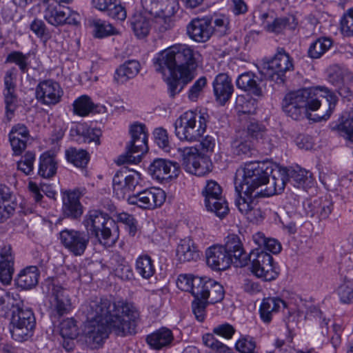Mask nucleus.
<instances>
[{
  "instance_id": "obj_1",
  "label": "nucleus",
  "mask_w": 353,
  "mask_h": 353,
  "mask_svg": "<svg viewBox=\"0 0 353 353\" xmlns=\"http://www.w3.org/2000/svg\"><path fill=\"white\" fill-rule=\"evenodd\" d=\"M87 318L86 342L92 348L103 344L109 332L124 336L135 333L139 314L132 303L110 298H96L83 305Z\"/></svg>"
},
{
  "instance_id": "obj_2",
  "label": "nucleus",
  "mask_w": 353,
  "mask_h": 353,
  "mask_svg": "<svg viewBox=\"0 0 353 353\" xmlns=\"http://www.w3.org/2000/svg\"><path fill=\"white\" fill-rule=\"evenodd\" d=\"M322 99L328 108L325 113L320 117L326 120L335 108L337 97L325 87L317 86L290 92L283 99L282 108L288 117L294 120H301L307 117L308 110H318Z\"/></svg>"
},
{
  "instance_id": "obj_3",
  "label": "nucleus",
  "mask_w": 353,
  "mask_h": 353,
  "mask_svg": "<svg viewBox=\"0 0 353 353\" xmlns=\"http://www.w3.org/2000/svg\"><path fill=\"white\" fill-rule=\"evenodd\" d=\"M201 54L190 46L178 43L159 52L153 59L157 72H172L188 83L194 78Z\"/></svg>"
},
{
  "instance_id": "obj_4",
  "label": "nucleus",
  "mask_w": 353,
  "mask_h": 353,
  "mask_svg": "<svg viewBox=\"0 0 353 353\" xmlns=\"http://www.w3.org/2000/svg\"><path fill=\"white\" fill-rule=\"evenodd\" d=\"M265 164L259 161H250L245 164L241 170H238L235 177V190L238 196H254L259 188L268 184L267 188L271 187V181L269 180V173Z\"/></svg>"
},
{
  "instance_id": "obj_5",
  "label": "nucleus",
  "mask_w": 353,
  "mask_h": 353,
  "mask_svg": "<svg viewBox=\"0 0 353 353\" xmlns=\"http://www.w3.org/2000/svg\"><path fill=\"white\" fill-rule=\"evenodd\" d=\"M207 128L205 114L196 111H187L174 122V133L181 141H200Z\"/></svg>"
},
{
  "instance_id": "obj_6",
  "label": "nucleus",
  "mask_w": 353,
  "mask_h": 353,
  "mask_svg": "<svg viewBox=\"0 0 353 353\" xmlns=\"http://www.w3.org/2000/svg\"><path fill=\"white\" fill-rule=\"evenodd\" d=\"M12 304V314L9 330L12 338L19 342L27 341L33 334L36 320L32 310L23 307L21 300Z\"/></svg>"
},
{
  "instance_id": "obj_7",
  "label": "nucleus",
  "mask_w": 353,
  "mask_h": 353,
  "mask_svg": "<svg viewBox=\"0 0 353 353\" xmlns=\"http://www.w3.org/2000/svg\"><path fill=\"white\" fill-rule=\"evenodd\" d=\"M311 174L309 172L299 166L296 168H279L271 179V187L267 188L261 194L265 196H272L281 193L285 188L288 182L294 186L300 187L310 180ZM260 192L256 194L259 195Z\"/></svg>"
},
{
  "instance_id": "obj_8",
  "label": "nucleus",
  "mask_w": 353,
  "mask_h": 353,
  "mask_svg": "<svg viewBox=\"0 0 353 353\" xmlns=\"http://www.w3.org/2000/svg\"><path fill=\"white\" fill-rule=\"evenodd\" d=\"M293 70L292 59L283 48H279L274 57L264 64L260 73L262 77L280 84L285 81V73Z\"/></svg>"
},
{
  "instance_id": "obj_9",
  "label": "nucleus",
  "mask_w": 353,
  "mask_h": 353,
  "mask_svg": "<svg viewBox=\"0 0 353 353\" xmlns=\"http://www.w3.org/2000/svg\"><path fill=\"white\" fill-rule=\"evenodd\" d=\"M251 262V272L256 277L265 281L274 280L278 276V272L273 265L272 255L260 248H254L248 256Z\"/></svg>"
},
{
  "instance_id": "obj_10",
  "label": "nucleus",
  "mask_w": 353,
  "mask_h": 353,
  "mask_svg": "<svg viewBox=\"0 0 353 353\" xmlns=\"http://www.w3.org/2000/svg\"><path fill=\"white\" fill-rule=\"evenodd\" d=\"M62 245L74 256H79L84 254L89 241L88 232L75 230L65 229L60 232Z\"/></svg>"
},
{
  "instance_id": "obj_11",
  "label": "nucleus",
  "mask_w": 353,
  "mask_h": 353,
  "mask_svg": "<svg viewBox=\"0 0 353 353\" xmlns=\"http://www.w3.org/2000/svg\"><path fill=\"white\" fill-rule=\"evenodd\" d=\"M43 17L48 23L54 27L65 24L77 25L80 21V16L78 13L68 7H61V6L48 5L44 10Z\"/></svg>"
},
{
  "instance_id": "obj_12",
  "label": "nucleus",
  "mask_w": 353,
  "mask_h": 353,
  "mask_svg": "<svg viewBox=\"0 0 353 353\" xmlns=\"http://www.w3.org/2000/svg\"><path fill=\"white\" fill-rule=\"evenodd\" d=\"M165 200V192L160 188L146 189L136 194L129 196L128 199L130 204L137 205L143 209H154L160 207Z\"/></svg>"
},
{
  "instance_id": "obj_13",
  "label": "nucleus",
  "mask_w": 353,
  "mask_h": 353,
  "mask_svg": "<svg viewBox=\"0 0 353 353\" xmlns=\"http://www.w3.org/2000/svg\"><path fill=\"white\" fill-rule=\"evenodd\" d=\"M264 190H262L263 192ZM260 192H256L254 196H238L235 199V205L239 211L245 216L250 221L254 223H258L262 221L265 217V214L261 208L254 201L253 198L265 196L262 194L256 196Z\"/></svg>"
},
{
  "instance_id": "obj_14",
  "label": "nucleus",
  "mask_w": 353,
  "mask_h": 353,
  "mask_svg": "<svg viewBox=\"0 0 353 353\" xmlns=\"http://www.w3.org/2000/svg\"><path fill=\"white\" fill-rule=\"evenodd\" d=\"M195 148H186L183 150L182 161L185 170L192 174L201 176L210 172L209 161L201 157Z\"/></svg>"
},
{
  "instance_id": "obj_15",
  "label": "nucleus",
  "mask_w": 353,
  "mask_h": 353,
  "mask_svg": "<svg viewBox=\"0 0 353 353\" xmlns=\"http://www.w3.org/2000/svg\"><path fill=\"white\" fill-rule=\"evenodd\" d=\"M48 291L51 294L50 303L54 310L59 316L68 314L72 308L68 290L58 281H52L48 284Z\"/></svg>"
},
{
  "instance_id": "obj_16",
  "label": "nucleus",
  "mask_w": 353,
  "mask_h": 353,
  "mask_svg": "<svg viewBox=\"0 0 353 353\" xmlns=\"http://www.w3.org/2000/svg\"><path fill=\"white\" fill-rule=\"evenodd\" d=\"M63 90L60 85L51 79L41 81L36 88V97L43 104L53 105L62 97Z\"/></svg>"
},
{
  "instance_id": "obj_17",
  "label": "nucleus",
  "mask_w": 353,
  "mask_h": 353,
  "mask_svg": "<svg viewBox=\"0 0 353 353\" xmlns=\"http://www.w3.org/2000/svg\"><path fill=\"white\" fill-rule=\"evenodd\" d=\"M125 149V153L118 157L117 163H137L141 161V156L148 150V138H145L144 136L139 139L132 138Z\"/></svg>"
},
{
  "instance_id": "obj_18",
  "label": "nucleus",
  "mask_w": 353,
  "mask_h": 353,
  "mask_svg": "<svg viewBox=\"0 0 353 353\" xmlns=\"http://www.w3.org/2000/svg\"><path fill=\"white\" fill-rule=\"evenodd\" d=\"M148 172L153 179L161 181L178 176L179 165L170 160L156 159L150 164Z\"/></svg>"
},
{
  "instance_id": "obj_19",
  "label": "nucleus",
  "mask_w": 353,
  "mask_h": 353,
  "mask_svg": "<svg viewBox=\"0 0 353 353\" xmlns=\"http://www.w3.org/2000/svg\"><path fill=\"white\" fill-rule=\"evenodd\" d=\"M187 33L196 42H205L213 33L212 21L208 18L194 19L187 26Z\"/></svg>"
},
{
  "instance_id": "obj_20",
  "label": "nucleus",
  "mask_w": 353,
  "mask_h": 353,
  "mask_svg": "<svg viewBox=\"0 0 353 353\" xmlns=\"http://www.w3.org/2000/svg\"><path fill=\"white\" fill-rule=\"evenodd\" d=\"M223 248L236 266L243 267L248 264V255L238 235L229 234L225 238Z\"/></svg>"
},
{
  "instance_id": "obj_21",
  "label": "nucleus",
  "mask_w": 353,
  "mask_h": 353,
  "mask_svg": "<svg viewBox=\"0 0 353 353\" xmlns=\"http://www.w3.org/2000/svg\"><path fill=\"white\" fill-rule=\"evenodd\" d=\"M212 87L216 101L222 105L229 101L234 92L232 79L226 73L217 74L212 82Z\"/></svg>"
},
{
  "instance_id": "obj_22",
  "label": "nucleus",
  "mask_w": 353,
  "mask_h": 353,
  "mask_svg": "<svg viewBox=\"0 0 353 353\" xmlns=\"http://www.w3.org/2000/svg\"><path fill=\"white\" fill-rule=\"evenodd\" d=\"M199 292L196 297L207 300L210 304L221 301L225 294L223 287L220 283L207 277L203 278Z\"/></svg>"
},
{
  "instance_id": "obj_23",
  "label": "nucleus",
  "mask_w": 353,
  "mask_h": 353,
  "mask_svg": "<svg viewBox=\"0 0 353 353\" xmlns=\"http://www.w3.org/2000/svg\"><path fill=\"white\" fill-rule=\"evenodd\" d=\"M206 262L209 267L214 270H226L232 263L230 255H228L223 246L214 245L206 250Z\"/></svg>"
},
{
  "instance_id": "obj_24",
  "label": "nucleus",
  "mask_w": 353,
  "mask_h": 353,
  "mask_svg": "<svg viewBox=\"0 0 353 353\" xmlns=\"http://www.w3.org/2000/svg\"><path fill=\"white\" fill-rule=\"evenodd\" d=\"M79 190L67 191L63 193L62 212L65 217L77 219L83 214V207L79 201Z\"/></svg>"
},
{
  "instance_id": "obj_25",
  "label": "nucleus",
  "mask_w": 353,
  "mask_h": 353,
  "mask_svg": "<svg viewBox=\"0 0 353 353\" xmlns=\"http://www.w3.org/2000/svg\"><path fill=\"white\" fill-rule=\"evenodd\" d=\"M148 344L154 350H161L171 347L174 335L171 330L162 327L146 337Z\"/></svg>"
},
{
  "instance_id": "obj_26",
  "label": "nucleus",
  "mask_w": 353,
  "mask_h": 353,
  "mask_svg": "<svg viewBox=\"0 0 353 353\" xmlns=\"http://www.w3.org/2000/svg\"><path fill=\"white\" fill-rule=\"evenodd\" d=\"M14 273V256L10 245L0 250V281L5 285L10 283Z\"/></svg>"
},
{
  "instance_id": "obj_27",
  "label": "nucleus",
  "mask_w": 353,
  "mask_h": 353,
  "mask_svg": "<svg viewBox=\"0 0 353 353\" xmlns=\"http://www.w3.org/2000/svg\"><path fill=\"white\" fill-rule=\"evenodd\" d=\"M92 5L115 20L124 21L126 18V11L119 0H92Z\"/></svg>"
},
{
  "instance_id": "obj_28",
  "label": "nucleus",
  "mask_w": 353,
  "mask_h": 353,
  "mask_svg": "<svg viewBox=\"0 0 353 353\" xmlns=\"http://www.w3.org/2000/svg\"><path fill=\"white\" fill-rule=\"evenodd\" d=\"M119 238L118 226L110 216L106 219L105 223L99 225V238H97L101 244L105 246H112Z\"/></svg>"
},
{
  "instance_id": "obj_29",
  "label": "nucleus",
  "mask_w": 353,
  "mask_h": 353,
  "mask_svg": "<svg viewBox=\"0 0 353 353\" xmlns=\"http://www.w3.org/2000/svg\"><path fill=\"white\" fill-rule=\"evenodd\" d=\"M285 307L286 303L279 297L263 299L259 308L262 321L265 323H270L272 315L277 313L281 307Z\"/></svg>"
},
{
  "instance_id": "obj_30",
  "label": "nucleus",
  "mask_w": 353,
  "mask_h": 353,
  "mask_svg": "<svg viewBox=\"0 0 353 353\" xmlns=\"http://www.w3.org/2000/svg\"><path fill=\"white\" fill-rule=\"evenodd\" d=\"M92 112L97 113L105 112H106V108L103 105H95L90 97L87 95H82L74 101V114L85 117Z\"/></svg>"
},
{
  "instance_id": "obj_31",
  "label": "nucleus",
  "mask_w": 353,
  "mask_h": 353,
  "mask_svg": "<svg viewBox=\"0 0 353 353\" xmlns=\"http://www.w3.org/2000/svg\"><path fill=\"white\" fill-rule=\"evenodd\" d=\"M140 68L141 65L138 61H126L116 70L114 80L118 84L124 83L136 77Z\"/></svg>"
},
{
  "instance_id": "obj_32",
  "label": "nucleus",
  "mask_w": 353,
  "mask_h": 353,
  "mask_svg": "<svg viewBox=\"0 0 353 353\" xmlns=\"http://www.w3.org/2000/svg\"><path fill=\"white\" fill-rule=\"evenodd\" d=\"M39 277V272L37 267L28 266L21 270L16 279V283L22 289H31L38 283Z\"/></svg>"
},
{
  "instance_id": "obj_33",
  "label": "nucleus",
  "mask_w": 353,
  "mask_h": 353,
  "mask_svg": "<svg viewBox=\"0 0 353 353\" xmlns=\"http://www.w3.org/2000/svg\"><path fill=\"white\" fill-rule=\"evenodd\" d=\"M259 78L254 73L248 72L240 74L236 81L238 88L252 92L255 96L262 95V90L259 83Z\"/></svg>"
},
{
  "instance_id": "obj_34",
  "label": "nucleus",
  "mask_w": 353,
  "mask_h": 353,
  "mask_svg": "<svg viewBox=\"0 0 353 353\" xmlns=\"http://www.w3.org/2000/svg\"><path fill=\"white\" fill-rule=\"evenodd\" d=\"M176 256L179 261H196L199 254L194 241L190 238L181 239L176 248Z\"/></svg>"
},
{
  "instance_id": "obj_35",
  "label": "nucleus",
  "mask_w": 353,
  "mask_h": 353,
  "mask_svg": "<svg viewBox=\"0 0 353 353\" xmlns=\"http://www.w3.org/2000/svg\"><path fill=\"white\" fill-rule=\"evenodd\" d=\"M12 192L7 185L0 183V222L8 219L15 210L16 204L10 201Z\"/></svg>"
},
{
  "instance_id": "obj_36",
  "label": "nucleus",
  "mask_w": 353,
  "mask_h": 353,
  "mask_svg": "<svg viewBox=\"0 0 353 353\" xmlns=\"http://www.w3.org/2000/svg\"><path fill=\"white\" fill-rule=\"evenodd\" d=\"M109 216L97 210H92L85 215L83 223L88 232H90L96 238H99V225L105 221Z\"/></svg>"
},
{
  "instance_id": "obj_37",
  "label": "nucleus",
  "mask_w": 353,
  "mask_h": 353,
  "mask_svg": "<svg viewBox=\"0 0 353 353\" xmlns=\"http://www.w3.org/2000/svg\"><path fill=\"white\" fill-rule=\"evenodd\" d=\"M203 278L190 274H180L176 281V285L181 290L189 292L194 297H196Z\"/></svg>"
},
{
  "instance_id": "obj_38",
  "label": "nucleus",
  "mask_w": 353,
  "mask_h": 353,
  "mask_svg": "<svg viewBox=\"0 0 353 353\" xmlns=\"http://www.w3.org/2000/svg\"><path fill=\"white\" fill-rule=\"evenodd\" d=\"M252 239L257 248L262 249L265 252H270L272 254H278L281 250V243L275 239L267 238L261 232L253 234Z\"/></svg>"
},
{
  "instance_id": "obj_39",
  "label": "nucleus",
  "mask_w": 353,
  "mask_h": 353,
  "mask_svg": "<svg viewBox=\"0 0 353 353\" xmlns=\"http://www.w3.org/2000/svg\"><path fill=\"white\" fill-rule=\"evenodd\" d=\"M57 163L54 157L45 152L39 158V174L46 179L52 177L57 172Z\"/></svg>"
},
{
  "instance_id": "obj_40",
  "label": "nucleus",
  "mask_w": 353,
  "mask_h": 353,
  "mask_svg": "<svg viewBox=\"0 0 353 353\" xmlns=\"http://www.w3.org/2000/svg\"><path fill=\"white\" fill-rule=\"evenodd\" d=\"M137 272L145 279H149L155 273V268L151 257L147 254L139 256L136 260Z\"/></svg>"
},
{
  "instance_id": "obj_41",
  "label": "nucleus",
  "mask_w": 353,
  "mask_h": 353,
  "mask_svg": "<svg viewBox=\"0 0 353 353\" xmlns=\"http://www.w3.org/2000/svg\"><path fill=\"white\" fill-rule=\"evenodd\" d=\"M205 205L208 211L214 212L220 218L224 217L229 212L228 203L221 195L205 199Z\"/></svg>"
},
{
  "instance_id": "obj_42",
  "label": "nucleus",
  "mask_w": 353,
  "mask_h": 353,
  "mask_svg": "<svg viewBox=\"0 0 353 353\" xmlns=\"http://www.w3.org/2000/svg\"><path fill=\"white\" fill-rule=\"evenodd\" d=\"M248 134L254 139L268 145L269 149L274 146V141L270 138L265 128L258 123H250L248 126Z\"/></svg>"
},
{
  "instance_id": "obj_43",
  "label": "nucleus",
  "mask_w": 353,
  "mask_h": 353,
  "mask_svg": "<svg viewBox=\"0 0 353 353\" xmlns=\"http://www.w3.org/2000/svg\"><path fill=\"white\" fill-rule=\"evenodd\" d=\"M152 21L142 14L134 15L131 26L135 35L139 38L146 37L152 27Z\"/></svg>"
},
{
  "instance_id": "obj_44",
  "label": "nucleus",
  "mask_w": 353,
  "mask_h": 353,
  "mask_svg": "<svg viewBox=\"0 0 353 353\" xmlns=\"http://www.w3.org/2000/svg\"><path fill=\"white\" fill-rule=\"evenodd\" d=\"M332 46V41L327 37H321L311 43L307 50L308 56L312 59H319Z\"/></svg>"
},
{
  "instance_id": "obj_45",
  "label": "nucleus",
  "mask_w": 353,
  "mask_h": 353,
  "mask_svg": "<svg viewBox=\"0 0 353 353\" xmlns=\"http://www.w3.org/2000/svg\"><path fill=\"white\" fill-rule=\"evenodd\" d=\"M79 136V141L84 143H93L96 146L100 144V137L101 131L98 128H92L81 126L77 128Z\"/></svg>"
},
{
  "instance_id": "obj_46",
  "label": "nucleus",
  "mask_w": 353,
  "mask_h": 353,
  "mask_svg": "<svg viewBox=\"0 0 353 353\" xmlns=\"http://www.w3.org/2000/svg\"><path fill=\"white\" fill-rule=\"evenodd\" d=\"M66 157L68 161L79 168H84L89 161L88 153L85 150L75 148L67 150Z\"/></svg>"
},
{
  "instance_id": "obj_47",
  "label": "nucleus",
  "mask_w": 353,
  "mask_h": 353,
  "mask_svg": "<svg viewBox=\"0 0 353 353\" xmlns=\"http://www.w3.org/2000/svg\"><path fill=\"white\" fill-rule=\"evenodd\" d=\"M150 1L152 6L151 10H154L155 14L165 12L166 14H174L176 12V3L175 0H145Z\"/></svg>"
},
{
  "instance_id": "obj_48",
  "label": "nucleus",
  "mask_w": 353,
  "mask_h": 353,
  "mask_svg": "<svg viewBox=\"0 0 353 353\" xmlns=\"http://www.w3.org/2000/svg\"><path fill=\"white\" fill-rule=\"evenodd\" d=\"M156 14L154 19L152 20V26L157 31L163 33L172 28L173 22L170 16L172 14H166L165 12H159Z\"/></svg>"
},
{
  "instance_id": "obj_49",
  "label": "nucleus",
  "mask_w": 353,
  "mask_h": 353,
  "mask_svg": "<svg viewBox=\"0 0 353 353\" xmlns=\"http://www.w3.org/2000/svg\"><path fill=\"white\" fill-rule=\"evenodd\" d=\"M78 334V327L74 319H64L60 323V334L63 338L74 339Z\"/></svg>"
},
{
  "instance_id": "obj_50",
  "label": "nucleus",
  "mask_w": 353,
  "mask_h": 353,
  "mask_svg": "<svg viewBox=\"0 0 353 353\" xmlns=\"http://www.w3.org/2000/svg\"><path fill=\"white\" fill-rule=\"evenodd\" d=\"M30 30L39 39L46 42L52 37V34L41 19H35L30 25Z\"/></svg>"
},
{
  "instance_id": "obj_51",
  "label": "nucleus",
  "mask_w": 353,
  "mask_h": 353,
  "mask_svg": "<svg viewBox=\"0 0 353 353\" xmlns=\"http://www.w3.org/2000/svg\"><path fill=\"white\" fill-rule=\"evenodd\" d=\"M93 34L96 38H104L114 34V28L109 23L101 20L93 22Z\"/></svg>"
},
{
  "instance_id": "obj_52",
  "label": "nucleus",
  "mask_w": 353,
  "mask_h": 353,
  "mask_svg": "<svg viewBox=\"0 0 353 353\" xmlns=\"http://www.w3.org/2000/svg\"><path fill=\"white\" fill-rule=\"evenodd\" d=\"M209 304L207 300L199 297H194V300L192 302V310L198 321L203 322L205 320L206 307Z\"/></svg>"
},
{
  "instance_id": "obj_53",
  "label": "nucleus",
  "mask_w": 353,
  "mask_h": 353,
  "mask_svg": "<svg viewBox=\"0 0 353 353\" xmlns=\"http://www.w3.org/2000/svg\"><path fill=\"white\" fill-rule=\"evenodd\" d=\"M140 181V174L137 171H130L128 174H125L124 184L123 187L121 197L123 198L125 195L133 191Z\"/></svg>"
},
{
  "instance_id": "obj_54",
  "label": "nucleus",
  "mask_w": 353,
  "mask_h": 353,
  "mask_svg": "<svg viewBox=\"0 0 353 353\" xmlns=\"http://www.w3.org/2000/svg\"><path fill=\"white\" fill-rule=\"evenodd\" d=\"M235 347L240 353H258L256 341L248 336L240 338L236 342Z\"/></svg>"
},
{
  "instance_id": "obj_55",
  "label": "nucleus",
  "mask_w": 353,
  "mask_h": 353,
  "mask_svg": "<svg viewBox=\"0 0 353 353\" xmlns=\"http://www.w3.org/2000/svg\"><path fill=\"white\" fill-rule=\"evenodd\" d=\"M29 54H23L19 51H14L8 54L6 59L7 62L14 63L17 64L21 71L23 73L28 72V59Z\"/></svg>"
},
{
  "instance_id": "obj_56",
  "label": "nucleus",
  "mask_w": 353,
  "mask_h": 353,
  "mask_svg": "<svg viewBox=\"0 0 353 353\" xmlns=\"http://www.w3.org/2000/svg\"><path fill=\"white\" fill-rule=\"evenodd\" d=\"M34 160L35 154L32 152H27L21 157V159L18 161L17 168L26 174L28 175L33 170Z\"/></svg>"
},
{
  "instance_id": "obj_57",
  "label": "nucleus",
  "mask_w": 353,
  "mask_h": 353,
  "mask_svg": "<svg viewBox=\"0 0 353 353\" xmlns=\"http://www.w3.org/2000/svg\"><path fill=\"white\" fill-rule=\"evenodd\" d=\"M14 91H5V104H6V117L8 121H10L13 115L14 112L17 109V97L14 94Z\"/></svg>"
},
{
  "instance_id": "obj_58",
  "label": "nucleus",
  "mask_w": 353,
  "mask_h": 353,
  "mask_svg": "<svg viewBox=\"0 0 353 353\" xmlns=\"http://www.w3.org/2000/svg\"><path fill=\"white\" fill-rule=\"evenodd\" d=\"M155 143L158 146L165 152H169L170 143L166 130L163 128H156L154 131Z\"/></svg>"
},
{
  "instance_id": "obj_59",
  "label": "nucleus",
  "mask_w": 353,
  "mask_h": 353,
  "mask_svg": "<svg viewBox=\"0 0 353 353\" xmlns=\"http://www.w3.org/2000/svg\"><path fill=\"white\" fill-rule=\"evenodd\" d=\"M341 30L346 37L353 36V8L348 10L342 17Z\"/></svg>"
},
{
  "instance_id": "obj_60",
  "label": "nucleus",
  "mask_w": 353,
  "mask_h": 353,
  "mask_svg": "<svg viewBox=\"0 0 353 353\" xmlns=\"http://www.w3.org/2000/svg\"><path fill=\"white\" fill-rule=\"evenodd\" d=\"M117 221L126 225L130 235H135L137 232V221L132 215L125 212L119 213L117 215Z\"/></svg>"
},
{
  "instance_id": "obj_61",
  "label": "nucleus",
  "mask_w": 353,
  "mask_h": 353,
  "mask_svg": "<svg viewBox=\"0 0 353 353\" xmlns=\"http://www.w3.org/2000/svg\"><path fill=\"white\" fill-rule=\"evenodd\" d=\"M340 300L343 303H353V283L341 285L338 290Z\"/></svg>"
},
{
  "instance_id": "obj_62",
  "label": "nucleus",
  "mask_w": 353,
  "mask_h": 353,
  "mask_svg": "<svg viewBox=\"0 0 353 353\" xmlns=\"http://www.w3.org/2000/svg\"><path fill=\"white\" fill-rule=\"evenodd\" d=\"M222 194L221 186L214 181H208L202 190V195L205 199L219 196Z\"/></svg>"
},
{
  "instance_id": "obj_63",
  "label": "nucleus",
  "mask_w": 353,
  "mask_h": 353,
  "mask_svg": "<svg viewBox=\"0 0 353 353\" xmlns=\"http://www.w3.org/2000/svg\"><path fill=\"white\" fill-rule=\"evenodd\" d=\"M213 334L222 336L226 339H230L234 334V327L229 323H223L214 327L212 330Z\"/></svg>"
},
{
  "instance_id": "obj_64",
  "label": "nucleus",
  "mask_w": 353,
  "mask_h": 353,
  "mask_svg": "<svg viewBox=\"0 0 353 353\" xmlns=\"http://www.w3.org/2000/svg\"><path fill=\"white\" fill-rule=\"evenodd\" d=\"M206 85L207 79L205 77H201L197 79L189 90L188 97L190 99L195 101Z\"/></svg>"
}]
</instances>
